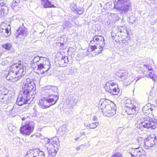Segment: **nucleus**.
<instances>
[{
	"label": "nucleus",
	"instance_id": "393cba45",
	"mask_svg": "<svg viewBox=\"0 0 157 157\" xmlns=\"http://www.w3.org/2000/svg\"><path fill=\"white\" fill-rule=\"evenodd\" d=\"M68 62V57L65 56L59 60V64L63 67H64L67 65Z\"/></svg>",
	"mask_w": 157,
	"mask_h": 157
},
{
	"label": "nucleus",
	"instance_id": "bb28decb",
	"mask_svg": "<svg viewBox=\"0 0 157 157\" xmlns=\"http://www.w3.org/2000/svg\"><path fill=\"white\" fill-rule=\"evenodd\" d=\"M0 99L2 100V101L4 102H7L9 100L8 94L2 92L0 95Z\"/></svg>",
	"mask_w": 157,
	"mask_h": 157
},
{
	"label": "nucleus",
	"instance_id": "423d86ee",
	"mask_svg": "<svg viewBox=\"0 0 157 157\" xmlns=\"http://www.w3.org/2000/svg\"><path fill=\"white\" fill-rule=\"evenodd\" d=\"M109 101L106 99H101L99 103V107L102 110V112L108 114H113L115 110L109 104Z\"/></svg>",
	"mask_w": 157,
	"mask_h": 157
},
{
	"label": "nucleus",
	"instance_id": "9b49d317",
	"mask_svg": "<svg viewBox=\"0 0 157 157\" xmlns=\"http://www.w3.org/2000/svg\"><path fill=\"white\" fill-rule=\"evenodd\" d=\"M137 127L142 131L144 128L147 129L151 128L152 129H154L157 127V123L149 119H147L141 122Z\"/></svg>",
	"mask_w": 157,
	"mask_h": 157
},
{
	"label": "nucleus",
	"instance_id": "a19ab883",
	"mask_svg": "<svg viewBox=\"0 0 157 157\" xmlns=\"http://www.w3.org/2000/svg\"><path fill=\"white\" fill-rule=\"evenodd\" d=\"M153 93V92L152 90H151L149 93V94L150 96H152Z\"/></svg>",
	"mask_w": 157,
	"mask_h": 157
},
{
	"label": "nucleus",
	"instance_id": "a211bd4d",
	"mask_svg": "<svg viewBox=\"0 0 157 157\" xmlns=\"http://www.w3.org/2000/svg\"><path fill=\"white\" fill-rule=\"evenodd\" d=\"M27 32V30L25 27L19 28L17 30L15 36L17 39L18 38L23 39L26 36Z\"/></svg>",
	"mask_w": 157,
	"mask_h": 157
},
{
	"label": "nucleus",
	"instance_id": "b1692460",
	"mask_svg": "<svg viewBox=\"0 0 157 157\" xmlns=\"http://www.w3.org/2000/svg\"><path fill=\"white\" fill-rule=\"evenodd\" d=\"M8 9L6 4L3 2L0 3V12L1 14L3 15L6 14L8 13Z\"/></svg>",
	"mask_w": 157,
	"mask_h": 157
},
{
	"label": "nucleus",
	"instance_id": "c756f323",
	"mask_svg": "<svg viewBox=\"0 0 157 157\" xmlns=\"http://www.w3.org/2000/svg\"><path fill=\"white\" fill-rule=\"evenodd\" d=\"M108 15L111 16L114 20L118 21L120 19V17L116 14L110 12L108 13Z\"/></svg>",
	"mask_w": 157,
	"mask_h": 157
},
{
	"label": "nucleus",
	"instance_id": "6e6552de",
	"mask_svg": "<svg viewBox=\"0 0 157 157\" xmlns=\"http://www.w3.org/2000/svg\"><path fill=\"white\" fill-rule=\"evenodd\" d=\"M33 98L21 91L17 99L16 104L19 106L22 105L24 104H27L29 101H32Z\"/></svg>",
	"mask_w": 157,
	"mask_h": 157
},
{
	"label": "nucleus",
	"instance_id": "dca6fc26",
	"mask_svg": "<svg viewBox=\"0 0 157 157\" xmlns=\"http://www.w3.org/2000/svg\"><path fill=\"white\" fill-rule=\"evenodd\" d=\"M157 141V138L155 135L151 134L144 141V144L148 147L153 146Z\"/></svg>",
	"mask_w": 157,
	"mask_h": 157
},
{
	"label": "nucleus",
	"instance_id": "6e6d98bb",
	"mask_svg": "<svg viewBox=\"0 0 157 157\" xmlns=\"http://www.w3.org/2000/svg\"><path fill=\"white\" fill-rule=\"evenodd\" d=\"M87 55H89V54H87Z\"/></svg>",
	"mask_w": 157,
	"mask_h": 157
},
{
	"label": "nucleus",
	"instance_id": "8fccbe9b",
	"mask_svg": "<svg viewBox=\"0 0 157 157\" xmlns=\"http://www.w3.org/2000/svg\"><path fill=\"white\" fill-rule=\"evenodd\" d=\"M129 84V82H128V83L127 84V85H128V84Z\"/></svg>",
	"mask_w": 157,
	"mask_h": 157
},
{
	"label": "nucleus",
	"instance_id": "cd10ccee",
	"mask_svg": "<svg viewBox=\"0 0 157 157\" xmlns=\"http://www.w3.org/2000/svg\"><path fill=\"white\" fill-rule=\"evenodd\" d=\"M99 125L98 122H93L90 124H84V125L86 127H89V128L90 129H94L96 128Z\"/></svg>",
	"mask_w": 157,
	"mask_h": 157
},
{
	"label": "nucleus",
	"instance_id": "de8ad7c7",
	"mask_svg": "<svg viewBox=\"0 0 157 157\" xmlns=\"http://www.w3.org/2000/svg\"><path fill=\"white\" fill-rule=\"evenodd\" d=\"M80 149V147H78L77 148L76 150H79Z\"/></svg>",
	"mask_w": 157,
	"mask_h": 157
},
{
	"label": "nucleus",
	"instance_id": "a18cd8bd",
	"mask_svg": "<svg viewBox=\"0 0 157 157\" xmlns=\"http://www.w3.org/2000/svg\"><path fill=\"white\" fill-rule=\"evenodd\" d=\"M123 28V27H120V28H119V29L120 30V32L121 33V32H122V30H121V28Z\"/></svg>",
	"mask_w": 157,
	"mask_h": 157
},
{
	"label": "nucleus",
	"instance_id": "72a5a7b5",
	"mask_svg": "<svg viewBox=\"0 0 157 157\" xmlns=\"http://www.w3.org/2000/svg\"><path fill=\"white\" fill-rule=\"evenodd\" d=\"M20 3L19 0H13L12 6L14 7L15 6H16L19 5Z\"/></svg>",
	"mask_w": 157,
	"mask_h": 157
},
{
	"label": "nucleus",
	"instance_id": "4c0bfd02",
	"mask_svg": "<svg viewBox=\"0 0 157 157\" xmlns=\"http://www.w3.org/2000/svg\"><path fill=\"white\" fill-rule=\"evenodd\" d=\"M28 117V116H25V117H21L22 121H24Z\"/></svg>",
	"mask_w": 157,
	"mask_h": 157
},
{
	"label": "nucleus",
	"instance_id": "37998d69",
	"mask_svg": "<svg viewBox=\"0 0 157 157\" xmlns=\"http://www.w3.org/2000/svg\"><path fill=\"white\" fill-rule=\"evenodd\" d=\"M49 86H46L45 88H44V90H46V89H48V88H49V87H48Z\"/></svg>",
	"mask_w": 157,
	"mask_h": 157
},
{
	"label": "nucleus",
	"instance_id": "603ef678",
	"mask_svg": "<svg viewBox=\"0 0 157 157\" xmlns=\"http://www.w3.org/2000/svg\"><path fill=\"white\" fill-rule=\"evenodd\" d=\"M104 115L105 116L107 115V114H104Z\"/></svg>",
	"mask_w": 157,
	"mask_h": 157
},
{
	"label": "nucleus",
	"instance_id": "7c9ffc66",
	"mask_svg": "<svg viewBox=\"0 0 157 157\" xmlns=\"http://www.w3.org/2000/svg\"><path fill=\"white\" fill-rule=\"evenodd\" d=\"M84 12V9L81 8H78L77 9L75 13L76 14L81 15Z\"/></svg>",
	"mask_w": 157,
	"mask_h": 157
},
{
	"label": "nucleus",
	"instance_id": "0eeeda50",
	"mask_svg": "<svg viewBox=\"0 0 157 157\" xmlns=\"http://www.w3.org/2000/svg\"><path fill=\"white\" fill-rule=\"evenodd\" d=\"M105 89L106 91L113 95L117 94L120 91L117 84L113 81L111 80L106 82Z\"/></svg>",
	"mask_w": 157,
	"mask_h": 157
},
{
	"label": "nucleus",
	"instance_id": "f704fd0d",
	"mask_svg": "<svg viewBox=\"0 0 157 157\" xmlns=\"http://www.w3.org/2000/svg\"><path fill=\"white\" fill-rule=\"evenodd\" d=\"M112 157H123L122 155L119 152H117L112 155Z\"/></svg>",
	"mask_w": 157,
	"mask_h": 157
},
{
	"label": "nucleus",
	"instance_id": "f3484780",
	"mask_svg": "<svg viewBox=\"0 0 157 157\" xmlns=\"http://www.w3.org/2000/svg\"><path fill=\"white\" fill-rule=\"evenodd\" d=\"M18 106L19 105L16 104H14L13 107L10 106L7 107V109H10L9 110L10 116L13 117L18 114L20 110Z\"/></svg>",
	"mask_w": 157,
	"mask_h": 157
},
{
	"label": "nucleus",
	"instance_id": "6ab92c4d",
	"mask_svg": "<svg viewBox=\"0 0 157 157\" xmlns=\"http://www.w3.org/2000/svg\"><path fill=\"white\" fill-rule=\"evenodd\" d=\"M11 26L10 25L4 28H0V36L3 37H8L11 34Z\"/></svg>",
	"mask_w": 157,
	"mask_h": 157
},
{
	"label": "nucleus",
	"instance_id": "49530a36",
	"mask_svg": "<svg viewBox=\"0 0 157 157\" xmlns=\"http://www.w3.org/2000/svg\"><path fill=\"white\" fill-rule=\"evenodd\" d=\"M85 132H82V133H81V135H85Z\"/></svg>",
	"mask_w": 157,
	"mask_h": 157
},
{
	"label": "nucleus",
	"instance_id": "7ed1b4c3",
	"mask_svg": "<svg viewBox=\"0 0 157 157\" xmlns=\"http://www.w3.org/2000/svg\"><path fill=\"white\" fill-rule=\"evenodd\" d=\"M31 63L36 64L37 66L38 70H43V73L48 71L50 67L49 60L42 56H37L34 57L31 61Z\"/></svg>",
	"mask_w": 157,
	"mask_h": 157
},
{
	"label": "nucleus",
	"instance_id": "ea45409f",
	"mask_svg": "<svg viewBox=\"0 0 157 157\" xmlns=\"http://www.w3.org/2000/svg\"><path fill=\"white\" fill-rule=\"evenodd\" d=\"M92 120L93 121H96L97 120V118L95 116H93L92 118Z\"/></svg>",
	"mask_w": 157,
	"mask_h": 157
},
{
	"label": "nucleus",
	"instance_id": "a878e982",
	"mask_svg": "<svg viewBox=\"0 0 157 157\" xmlns=\"http://www.w3.org/2000/svg\"><path fill=\"white\" fill-rule=\"evenodd\" d=\"M41 3L45 8L55 7L54 5H52L48 0H42Z\"/></svg>",
	"mask_w": 157,
	"mask_h": 157
},
{
	"label": "nucleus",
	"instance_id": "f257e3e1",
	"mask_svg": "<svg viewBox=\"0 0 157 157\" xmlns=\"http://www.w3.org/2000/svg\"><path fill=\"white\" fill-rule=\"evenodd\" d=\"M21 61H19L18 63H14L11 66L6 77L7 80L13 82H16L25 74L24 71L25 67L21 65Z\"/></svg>",
	"mask_w": 157,
	"mask_h": 157
},
{
	"label": "nucleus",
	"instance_id": "58836bf2",
	"mask_svg": "<svg viewBox=\"0 0 157 157\" xmlns=\"http://www.w3.org/2000/svg\"><path fill=\"white\" fill-rule=\"evenodd\" d=\"M154 113H157V107L155 106L154 107Z\"/></svg>",
	"mask_w": 157,
	"mask_h": 157
},
{
	"label": "nucleus",
	"instance_id": "4468645a",
	"mask_svg": "<svg viewBox=\"0 0 157 157\" xmlns=\"http://www.w3.org/2000/svg\"><path fill=\"white\" fill-rule=\"evenodd\" d=\"M136 107L133 105L130 101L128 100L125 102V111L128 115H134L136 113Z\"/></svg>",
	"mask_w": 157,
	"mask_h": 157
},
{
	"label": "nucleus",
	"instance_id": "5701e85b",
	"mask_svg": "<svg viewBox=\"0 0 157 157\" xmlns=\"http://www.w3.org/2000/svg\"><path fill=\"white\" fill-rule=\"evenodd\" d=\"M143 113L146 115L147 116L152 112L153 109L150 104H147L142 109Z\"/></svg>",
	"mask_w": 157,
	"mask_h": 157
},
{
	"label": "nucleus",
	"instance_id": "c03bdc74",
	"mask_svg": "<svg viewBox=\"0 0 157 157\" xmlns=\"http://www.w3.org/2000/svg\"><path fill=\"white\" fill-rule=\"evenodd\" d=\"M123 28V29H124V30H123V32H124V31H126V32H127V30H126V28H125V29H124V28H125L124 27Z\"/></svg>",
	"mask_w": 157,
	"mask_h": 157
},
{
	"label": "nucleus",
	"instance_id": "2eb2a0df",
	"mask_svg": "<svg viewBox=\"0 0 157 157\" xmlns=\"http://www.w3.org/2000/svg\"><path fill=\"white\" fill-rule=\"evenodd\" d=\"M26 157H45L44 152L36 149H31L27 151Z\"/></svg>",
	"mask_w": 157,
	"mask_h": 157
},
{
	"label": "nucleus",
	"instance_id": "9d476101",
	"mask_svg": "<svg viewBox=\"0 0 157 157\" xmlns=\"http://www.w3.org/2000/svg\"><path fill=\"white\" fill-rule=\"evenodd\" d=\"M142 72L146 77H150L154 81L157 80V77L154 75L153 68L151 65L144 64Z\"/></svg>",
	"mask_w": 157,
	"mask_h": 157
},
{
	"label": "nucleus",
	"instance_id": "79ce46f5",
	"mask_svg": "<svg viewBox=\"0 0 157 157\" xmlns=\"http://www.w3.org/2000/svg\"><path fill=\"white\" fill-rule=\"evenodd\" d=\"M113 32V30H112V31L111 33V36H112V37H113V36H114V35Z\"/></svg>",
	"mask_w": 157,
	"mask_h": 157
},
{
	"label": "nucleus",
	"instance_id": "3c124183",
	"mask_svg": "<svg viewBox=\"0 0 157 157\" xmlns=\"http://www.w3.org/2000/svg\"><path fill=\"white\" fill-rule=\"evenodd\" d=\"M156 104H157V99H156Z\"/></svg>",
	"mask_w": 157,
	"mask_h": 157
},
{
	"label": "nucleus",
	"instance_id": "09e8293b",
	"mask_svg": "<svg viewBox=\"0 0 157 157\" xmlns=\"http://www.w3.org/2000/svg\"><path fill=\"white\" fill-rule=\"evenodd\" d=\"M78 137H77V138H76L75 139V141L77 140H78Z\"/></svg>",
	"mask_w": 157,
	"mask_h": 157
},
{
	"label": "nucleus",
	"instance_id": "473e14b6",
	"mask_svg": "<svg viewBox=\"0 0 157 157\" xmlns=\"http://www.w3.org/2000/svg\"><path fill=\"white\" fill-rule=\"evenodd\" d=\"M3 48L6 49L10 50L11 48L12 45L10 43H7L3 45Z\"/></svg>",
	"mask_w": 157,
	"mask_h": 157
},
{
	"label": "nucleus",
	"instance_id": "4d7b16f0",
	"mask_svg": "<svg viewBox=\"0 0 157 157\" xmlns=\"http://www.w3.org/2000/svg\"><path fill=\"white\" fill-rule=\"evenodd\" d=\"M56 90H57V88L56 87Z\"/></svg>",
	"mask_w": 157,
	"mask_h": 157
},
{
	"label": "nucleus",
	"instance_id": "aec40b11",
	"mask_svg": "<svg viewBox=\"0 0 157 157\" xmlns=\"http://www.w3.org/2000/svg\"><path fill=\"white\" fill-rule=\"evenodd\" d=\"M45 97L51 106L55 104L59 99V96L58 95L53 94L48 95V97Z\"/></svg>",
	"mask_w": 157,
	"mask_h": 157
},
{
	"label": "nucleus",
	"instance_id": "2f4dec72",
	"mask_svg": "<svg viewBox=\"0 0 157 157\" xmlns=\"http://www.w3.org/2000/svg\"><path fill=\"white\" fill-rule=\"evenodd\" d=\"M70 8L71 10L75 13L78 8H77V6L75 3H73L71 5Z\"/></svg>",
	"mask_w": 157,
	"mask_h": 157
},
{
	"label": "nucleus",
	"instance_id": "4be33fe9",
	"mask_svg": "<svg viewBox=\"0 0 157 157\" xmlns=\"http://www.w3.org/2000/svg\"><path fill=\"white\" fill-rule=\"evenodd\" d=\"M128 74L127 71L124 70H120L117 73V75L119 77L121 80L124 81L128 78Z\"/></svg>",
	"mask_w": 157,
	"mask_h": 157
},
{
	"label": "nucleus",
	"instance_id": "c85d7f7f",
	"mask_svg": "<svg viewBox=\"0 0 157 157\" xmlns=\"http://www.w3.org/2000/svg\"><path fill=\"white\" fill-rule=\"evenodd\" d=\"M48 90H44V93H43L44 95H45V97H48V95L50 94L52 91V87L49 86Z\"/></svg>",
	"mask_w": 157,
	"mask_h": 157
},
{
	"label": "nucleus",
	"instance_id": "864d4df0",
	"mask_svg": "<svg viewBox=\"0 0 157 157\" xmlns=\"http://www.w3.org/2000/svg\"><path fill=\"white\" fill-rule=\"evenodd\" d=\"M67 52H69V49H68L67 51Z\"/></svg>",
	"mask_w": 157,
	"mask_h": 157
},
{
	"label": "nucleus",
	"instance_id": "c9c22d12",
	"mask_svg": "<svg viewBox=\"0 0 157 157\" xmlns=\"http://www.w3.org/2000/svg\"><path fill=\"white\" fill-rule=\"evenodd\" d=\"M14 142H16V144L17 146H19L20 144V139L19 138H17L14 139Z\"/></svg>",
	"mask_w": 157,
	"mask_h": 157
},
{
	"label": "nucleus",
	"instance_id": "ddd939ff",
	"mask_svg": "<svg viewBox=\"0 0 157 157\" xmlns=\"http://www.w3.org/2000/svg\"><path fill=\"white\" fill-rule=\"evenodd\" d=\"M130 154L131 157H146L145 151L140 147L132 148Z\"/></svg>",
	"mask_w": 157,
	"mask_h": 157
},
{
	"label": "nucleus",
	"instance_id": "5fc2aeb1",
	"mask_svg": "<svg viewBox=\"0 0 157 157\" xmlns=\"http://www.w3.org/2000/svg\"><path fill=\"white\" fill-rule=\"evenodd\" d=\"M6 157H9V156H6Z\"/></svg>",
	"mask_w": 157,
	"mask_h": 157
},
{
	"label": "nucleus",
	"instance_id": "39448f33",
	"mask_svg": "<svg viewBox=\"0 0 157 157\" xmlns=\"http://www.w3.org/2000/svg\"><path fill=\"white\" fill-rule=\"evenodd\" d=\"M21 91L28 94L32 98H34L36 94V85L30 78H27L24 81Z\"/></svg>",
	"mask_w": 157,
	"mask_h": 157
},
{
	"label": "nucleus",
	"instance_id": "20e7f679",
	"mask_svg": "<svg viewBox=\"0 0 157 157\" xmlns=\"http://www.w3.org/2000/svg\"><path fill=\"white\" fill-rule=\"evenodd\" d=\"M48 140L45 144V147L48 151L49 156L50 157H54L58 150L59 141V139L56 137L48 139Z\"/></svg>",
	"mask_w": 157,
	"mask_h": 157
},
{
	"label": "nucleus",
	"instance_id": "e433bc0d",
	"mask_svg": "<svg viewBox=\"0 0 157 157\" xmlns=\"http://www.w3.org/2000/svg\"><path fill=\"white\" fill-rule=\"evenodd\" d=\"M66 126L65 125H63L62 126L61 129H62L61 131L63 133H65V132H66L67 130L65 128Z\"/></svg>",
	"mask_w": 157,
	"mask_h": 157
},
{
	"label": "nucleus",
	"instance_id": "412c9836",
	"mask_svg": "<svg viewBox=\"0 0 157 157\" xmlns=\"http://www.w3.org/2000/svg\"><path fill=\"white\" fill-rule=\"evenodd\" d=\"M38 104L40 107L43 109H46L51 106L45 97L39 100Z\"/></svg>",
	"mask_w": 157,
	"mask_h": 157
},
{
	"label": "nucleus",
	"instance_id": "f8f14e48",
	"mask_svg": "<svg viewBox=\"0 0 157 157\" xmlns=\"http://www.w3.org/2000/svg\"><path fill=\"white\" fill-rule=\"evenodd\" d=\"M34 129L33 123L32 121L28 122L25 125L21 126L20 131L21 133L25 135H29Z\"/></svg>",
	"mask_w": 157,
	"mask_h": 157
},
{
	"label": "nucleus",
	"instance_id": "1a4fd4ad",
	"mask_svg": "<svg viewBox=\"0 0 157 157\" xmlns=\"http://www.w3.org/2000/svg\"><path fill=\"white\" fill-rule=\"evenodd\" d=\"M130 6L129 2L126 0H118L114 5V8L118 11L125 13L128 10Z\"/></svg>",
	"mask_w": 157,
	"mask_h": 157
},
{
	"label": "nucleus",
	"instance_id": "f03ea898",
	"mask_svg": "<svg viewBox=\"0 0 157 157\" xmlns=\"http://www.w3.org/2000/svg\"><path fill=\"white\" fill-rule=\"evenodd\" d=\"M90 46L88 48V52L95 51L96 54L101 53L102 50L105 45V39L101 36H96L93 38L90 43Z\"/></svg>",
	"mask_w": 157,
	"mask_h": 157
}]
</instances>
